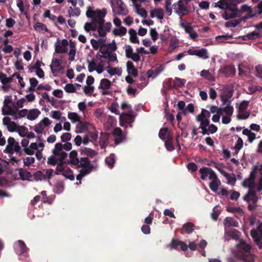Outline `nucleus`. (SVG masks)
<instances>
[{
  "mask_svg": "<svg viewBox=\"0 0 262 262\" xmlns=\"http://www.w3.org/2000/svg\"><path fill=\"white\" fill-rule=\"evenodd\" d=\"M12 107L9 105H3L2 108V114L4 115H9V114H12L11 113L13 111Z\"/></svg>",
  "mask_w": 262,
  "mask_h": 262,
  "instance_id": "obj_56",
  "label": "nucleus"
},
{
  "mask_svg": "<svg viewBox=\"0 0 262 262\" xmlns=\"http://www.w3.org/2000/svg\"><path fill=\"white\" fill-rule=\"evenodd\" d=\"M221 100L223 104H226L224 108L223 112H225L226 116L222 118V123L228 124L229 123V91H224L221 94Z\"/></svg>",
  "mask_w": 262,
  "mask_h": 262,
  "instance_id": "obj_4",
  "label": "nucleus"
},
{
  "mask_svg": "<svg viewBox=\"0 0 262 262\" xmlns=\"http://www.w3.org/2000/svg\"><path fill=\"white\" fill-rule=\"evenodd\" d=\"M250 234L258 248L262 249V234H258L257 231L255 229L251 231Z\"/></svg>",
  "mask_w": 262,
  "mask_h": 262,
  "instance_id": "obj_12",
  "label": "nucleus"
},
{
  "mask_svg": "<svg viewBox=\"0 0 262 262\" xmlns=\"http://www.w3.org/2000/svg\"><path fill=\"white\" fill-rule=\"evenodd\" d=\"M127 29L124 27H120L118 29H115L113 31V33L115 36H122L126 34Z\"/></svg>",
  "mask_w": 262,
  "mask_h": 262,
  "instance_id": "obj_34",
  "label": "nucleus"
},
{
  "mask_svg": "<svg viewBox=\"0 0 262 262\" xmlns=\"http://www.w3.org/2000/svg\"><path fill=\"white\" fill-rule=\"evenodd\" d=\"M194 225L192 223L187 222L183 225L181 233L183 234L185 233L190 234L194 231Z\"/></svg>",
  "mask_w": 262,
  "mask_h": 262,
  "instance_id": "obj_21",
  "label": "nucleus"
},
{
  "mask_svg": "<svg viewBox=\"0 0 262 262\" xmlns=\"http://www.w3.org/2000/svg\"><path fill=\"white\" fill-rule=\"evenodd\" d=\"M73 9L70 7L68 10V13L70 17L78 16L80 15L81 11L79 8L74 7Z\"/></svg>",
  "mask_w": 262,
  "mask_h": 262,
  "instance_id": "obj_40",
  "label": "nucleus"
},
{
  "mask_svg": "<svg viewBox=\"0 0 262 262\" xmlns=\"http://www.w3.org/2000/svg\"><path fill=\"white\" fill-rule=\"evenodd\" d=\"M105 163L110 168L114 167L115 162V155L114 154H111L109 157H106L105 160Z\"/></svg>",
  "mask_w": 262,
  "mask_h": 262,
  "instance_id": "obj_37",
  "label": "nucleus"
},
{
  "mask_svg": "<svg viewBox=\"0 0 262 262\" xmlns=\"http://www.w3.org/2000/svg\"><path fill=\"white\" fill-rule=\"evenodd\" d=\"M36 150H37V144L35 142L31 143L28 147L24 149L25 153L28 155H33Z\"/></svg>",
  "mask_w": 262,
  "mask_h": 262,
  "instance_id": "obj_29",
  "label": "nucleus"
},
{
  "mask_svg": "<svg viewBox=\"0 0 262 262\" xmlns=\"http://www.w3.org/2000/svg\"><path fill=\"white\" fill-rule=\"evenodd\" d=\"M4 152L12 155L15 151L18 155L21 156L23 151L18 142H16L13 137H9L8 139V145L4 150Z\"/></svg>",
  "mask_w": 262,
  "mask_h": 262,
  "instance_id": "obj_3",
  "label": "nucleus"
},
{
  "mask_svg": "<svg viewBox=\"0 0 262 262\" xmlns=\"http://www.w3.org/2000/svg\"><path fill=\"white\" fill-rule=\"evenodd\" d=\"M27 248L25 243L21 240L18 241L15 246L16 253L18 255L22 254L26 252Z\"/></svg>",
  "mask_w": 262,
  "mask_h": 262,
  "instance_id": "obj_19",
  "label": "nucleus"
},
{
  "mask_svg": "<svg viewBox=\"0 0 262 262\" xmlns=\"http://www.w3.org/2000/svg\"><path fill=\"white\" fill-rule=\"evenodd\" d=\"M260 37L261 35L259 33L256 31H253L246 35H244L243 37V39L244 40H249L257 39L260 38Z\"/></svg>",
  "mask_w": 262,
  "mask_h": 262,
  "instance_id": "obj_26",
  "label": "nucleus"
},
{
  "mask_svg": "<svg viewBox=\"0 0 262 262\" xmlns=\"http://www.w3.org/2000/svg\"><path fill=\"white\" fill-rule=\"evenodd\" d=\"M112 85V83L110 80L106 78L101 79L100 84L99 86V89L103 90H106L109 89Z\"/></svg>",
  "mask_w": 262,
  "mask_h": 262,
  "instance_id": "obj_28",
  "label": "nucleus"
},
{
  "mask_svg": "<svg viewBox=\"0 0 262 262\" xmlns=\"http://www.w3.org/2000/svg\"><path fill=\"white\" fill-rule=\"evenodd\" d=\"M201 76L210 81H214L213 76L208 70H203L201 72Z\"/></svg>",
  "mask_w": 262,
  "mask_h": 262,
  "instance_id": "obj_38",
  "label": "nucleus"
},
{
  "mask_svg": "<svg viewBox=\"0 0 262 262\" xmlns=\"http://www.w3.org/2000/svg\"><path fill=\"white\" fill-rule=\"evenodd\" d=\"M257 169L258 167L257 166H254L252 167L249 177L245 179L243 182V186L249 188L247 194L243 197L244 200L248 203H249L250 201L253 202L254 203H256V193L255 190L253 189V187L254 186V180Z\"/></svg>",
  "mask_w": 262,
  "mask_h": 262,
  "instance_id": "obj_1",
  "label": "nucleus"
},
{
  "mask_svg": "<svg viewBox=\"0 0 262 262\" xmlns=\"http://www.w3.org/2000/svg\"><path fill=\"white\" fill-rule=\"evenodd\" d=\"M164 15V10L161 8H155L150 11V17L151 18L157 17L158 19L161 20L163 19Z\"/></svg>",
  "mask_w": 262,
  "mask_h": 262,
  "instance_id": "obj_16",
  "label": "nucleus"
},
{
  "mask_svg": "<svg viewBox=\"0 0 262 262\" xmlns=\"http://www.w3.org/2000/svg\"><path fill=\"white\" fill-rule=\"evenodd\" d=\"M129 34L130 41L133 43H139L138 38L137 36V32L136 30L131 29L128 31Z\"/></svg>",
  "mask_w": 262,
  "mask_h": 262,
  "instance_id": "obj_32",
  "label": "nucleus"
},
{
  "mask_svg": "<svg viewBox=\"0 0 262 262\" xmlns=\"http://www.w3.org/2000/svg\"><path fill=\"white\" fill-rule=\"evenodd\" d=\"M64 89L66 92L69 93H73L76 92V88L75 85L71 83L67 84L64 86Z\"/></svg>",
  "mask_w": 262,
  "mask_h": 262,
  "instance_id": "obj_55",
  "label": "nucleus"
},
{
  "mask_svg": "<svg viewBox=\"0 0 262 262\" xmlns=\"http://www.w3.org/2000/svg\"><path fill=\"white\" fill-rule=\"evenodd\" d=\"M78 122V124L76 126V129L78 130L76 131L77 133H82L87 129L88 126L85 123L81 122L80 120Z\"/></svg>",
  "mask_w": 262,
  "mask_h": 262,
  "instance_id": "obj_48",
  "label": "nucleus"
},
{
  "mask_svg": "<svg viewBox=\"0 0 262 262\" xmlns=\"http://www.w3.org/2000/svg\"><path fill=\"white\" fill-rule=\"evenodd\" d=\"M19 175L23 180H29L32 177L31 173L27 170L20 168L19 170Z\"/></svg>",
  "mask_w": 262,
  "mask_h": 262,
  "instance_id": "obj_31",
  "label": "nucleus"
},
{
  "mask_svg": "<svg viewBox=\"0 0 262 262\" xmlns=\"http://www.w3.org/2000/svg\"><path fill=\"white\" fill-rule=\"evenodd\" d=\"M56 156L54 155H52L50 156L48 158L47 163L49 165H51L53 166H55L58 162V159H56Z\"/></svg>",
  "mask_w": 262,
  "mask_h": 262,
  "instance_id": "obj_62",
  "label": "nucleus"
},
{
  "mask_svg": "<svg viewBox=\"0 0 262 262\" xmlns=\"http://www.w3.org/2000/svg\"><path fill=\"white\" fill-rule=\"evenodd\" d=\"M92 166V168L91 169V172L92 171L93 169L94 168V166L91 164L90 160L86 157H83L81 158L80 159H79L78 161V165H76V168H80L82 167V169H88L90 168Z\"/></svg>",
  "mask_w": 262,
  "mask_h": 262,
  "instance_id": "obj_11",
  "label": "nucleus"
},
{
  "mask_svg": "<svg viewBox=\"0 0 262 262\" xmlns=\"http://www.w3.org/2000/svg\"><path fill=\"white\" fill-rule=\"evenodd\" d=\"M236 248L237 256L239 257L243 254L250 253L252 246L243 239H239L238 242L236 244Z\"/></svg>",
  "mask_w": 262,
  "mask_h": 262,
  "instance_id": "obj_7",
  "label": "nucleus"
},
{
  "mask_svg": "<svg viewBox=\"0 0 262 262\" xmlns=\"http://www.w3.org/2000/svg\"><path fill=\"white\" fill-rule=\"evenodd\" d=\"M56 167L55 173L56 174H60V172L63 171L66 166H67V162L64 161H58L57 163Z\"/></svg>",
  "mask_w": 262,
  "mask_h": 262,
  "instance_id": "obj_39",
  "label": "nucleus"
},
{
  "mask_svg": "<svg viewBox=\"0 0 262 262\" xmlns=\"http://www.w3.org/2000/svg\"><path fill=\"white\" fill-rule=\"evenodd\" d=\"M91 168L92 167L88 169H81L80 170V173L76 176V179L78 181H79V183H76L77 184H78L79 183L80 184L81 183V180L83 177L91 173Z\"/></svg>",
  "mask_w": 262,
  "mask_h": 262,
  "instance_id": "obj_36",
  "label": "nucleus"
},
{
  "mask_svg": "<svg viewBox=\"0 0 262 262\" xmlns=\"http://www.w3.org/2000/svg\"><path fill=\"white\" fill-rule=\"evenodd\" d=\"M126 71L128 75L134 77H136L138 76V70L135 68L134 63L130 61H128L126 62Z\"/></svg>",
  "mask_w": 262,
  "mask_h": 262,
  "instance_id": "obj_14",
  "label": "nucleus"
},
{
  "mask_svg": "<svg viewBox=\"0 0 262 262\" xmlns=\"http://www.w3.org/2000/svg\"><path fill=\"white\" fill-rule=\"evenodd\" d=\"M107 13L106 9H102V10L96 9V10H93L91 7H89L86 12V15L89 18H91L92 19H101L103 18Z\"/></svg>",
  "mask_w": 262,
  "mask_h": 262,
  "instance_id": "obj_6",
  "label": "nucleus"
},
{
  "mask_svg": "<svg viewBox=\"0 0 262 262\" xmlns=\"http://www.w3.org/2000/svg\"><path fill=\"white\" fill-rule=\"evenodd\" d=\"M243 146V141L241 137H238L236 142L234 149L238 151Z\"/></svg>",
  "mask_w": 262,
  "mask_h": 262,
  "instance_id": "obj_63",
  "label": "nucleus"
},
{
  "mask_svg": "<svg viewBox=\"0 0 262 262\" xmlns=\"http://www.w3.org/2000/svg\"><path fill=\"white\" fill-rule=\"evenodd\" d=\"M40 114V112L36 108L30 110L28 112L27 118L29 120H34L37 118L39 115Z\"/></svg>",
  "mask_w": 262,
  "mask_h": 262,
  "instance_id": "obj_27",
  "label": "nucleus"
},
{
  "mask_svg": "<svg viewBox=\"0 0 262 262\" xmlns=\"http://www.w3.org/2000/svg\"><path fill=\"white\" fill-rule=\"evenodd\" d=\"M54 156L58 157V161H63V160L67 157L68 154L64 151H61L59 153L54 152Z\"/></svg>",
  "mask_w": 262,
  "mask_h": 262,
  "instance_id": "obj_60",
  "label": "nucleus"
},
{
  "mask_svg": "<svg viewBox=\"0 0 262 262\" xmlns=\"http://www.w3.org/2000/svg\"><path fill=\"white\" fill-rule=\"evenodd\" d=\"M249 104V102L248 101L244 100L239 105L238 110L241 112H244L246 111L247 109L248 106Z\"/></svg>",
  "mask_w": 262,
  "mask_h": 262,
  "instance_id": "obj_59",
  "label": "nucleus"
},
{
  "mask_svg": "<svg viewBox=\"0 0 262 262\" xmlns=\"http://www.w3.org/2000/svg\"><path fill=\"white\" fill-rule=\"evenodd\" d=\"M87 62L89 63L88 65V70L90 72H92L94 70H95V68H96V63L95 62V59H93L92 61H90L89 59H87Z\"/></svg>",
  "mask_w": 262,
  "mask_h": 262,
  "instance_id": "obj_57",
  "label": "nucleus"
},
{
  "mask_svg": "<svg viewBox=\"0 0 262 262\" xmlns=\"http://www.w3.org/2000/svg\"><path fill=\"white\" fill-rule=\"evenodd\" d=\"M165 142V146L166 149L169 151H172L174 149V147L173 144V140L172 137L164 141Z\"/></svg>",
  "mask_w": 262,
  "mask_h": 262,
  "instance_id": "obj_43",
  "label": "nucleus"
},
{
  "mask_svg": "<svg viewBox=\"0 0 262 262\" xmlns=\"http://www.w3.org/2000/svg\"><path fill=\"white\" fill-rule=\"evenodd\" d=\"M100 56L101 58L107 59L108 61L112 62V61H118L117 58V55L114 52L110 51V53L108 54H107V55H100Z\"/></svg>",
  "mask_w": 262,
  "mask_h": 262,
  "instance_id": "obj_35",
  "label": "nucleus"
},
{
  "mask_svg": "<svg viewBox=\"0 0 262 262\" xmlns=\"http://www.w3.org/2000/svg\"><path fill=\"white\" fill-rule=\"evenodd\" d=\"M68 117L73 123H76L80 121L79 117L76 113L70 112L68 113Z\"/></svg>",
  "mask_w": 262,
  "mask_h": 262,
  "instance_id": "obj_49",
  "label": "nucleus"
},
{
  "mask_svg": "<svg viewBox=\"0 0 262 262\" xmlns=\"http://www.w3.org/2000/svg\"><path fill=\"white\" fill-rule=\"evenodd\" d=\"M215 7L225 10V12L221 15L226 20L229 19V0H220L215 4Z\"/></svg>",
  "mask_w": 262,
  "mask_h": 262,
  "instance_id": "obj_8",
  "label": "nucleus"
},
{
  "mask_svg": "<svg viewBox=\"0 0 262 262\" xmlns=\"http://www.w3.org/2000/svg\"><path fill=\"white\" fill-rule=\"evenodd\" d=\"M83 92L85 95L91 96L94 91V87L86 85L83 88Z\"/></svg>",
  "mask_w": 262,
  "mask_h": 262,
  "instance_id": "obj_58",
  "label": "nucleus"
},
{
  "mask_svg": "<svg viewBox=\"0 0 262 262\" xmlns=\"http://www.w3.org/2000/svg\"><path fill=\"white\" fill-rule=\"evenodd\" d=\"M34 179L38 180H42L46 179V176L45 175V173L42 171L38 170L36 171L34 173Z\"/></svg>",
  "mask_w": 262,
  "mask_h": 262,
  "instance_id": "obj_53",
  "label": "nucleus"
},
{
  "mask_svg": "<svg viewBox=\"0 0 262 262\" xmlns=\"http://www.w3.org/2000/svg\"><path fill=\"white\" fill-rule=\"evenodd\" d=\"M118 14L119 15H125L128 13V11L124 4L118 6Z\"/></svg>",
  "mask_w": 262,
  "mask_h": 262,
  "instance_id": "obj_64",
  "label": "nucleus"
},
{
  "mask_svg": "<svg viewBox=\"0 0 262 262\" xmlns=\"http://www.w3.org/2000/svg\"><path fill=\"white\" fill-rule=\"evenodd\" d=\"M159 136L161 140L165 141V140L172 137V135L167 127H165L160 130Z\"/></svg>",
  "mask_w": 262,
  "mask_h": 262,
  "instance_id": "obj_20",
  "label": "nucleus"
},
{
  "mask_svg": "<svg viewBox=\"0 0 262 262\" xmlns=\"http://www.w3.org/2000/svg\"><path fill=\"white\" fill-rule=\"evenodd\" d=\"M70 160L67 161L68 164L76 166L78 164L79 159L78 158V153L76 150H73L69 155Z\"/></svg>",
  "mask_w": 262,
  "mask_h": 262,
  "instance_id": "obj_18",
  "label": "nucleus"
},
{
  "mask_svg": "<svg viewBox=\"0 0 262 262\" xmlns=\"http://www.w3.org/2000/svg\"><path fill=\"white\" fill-rule=\"evenodd\" d=\"M107 138L108 136L106 134L104 135L101 134L100 138V144L101 148H104L107 144Z\"/></svg>",
  "mask_w": 262,
  "mask_h": 262,
  "instance_id": "obj_52",
  "label": "nucleus"
},
{
  "mask_svg": "<svg viewBox=\"0 0 262 262\" xmlns=\"http://www.w3.org/2000/svg\"><path fill=\"white\" fill-rule=\"evenodd\" d=\"M216 164L212 161H210L209 163H208V165L214 166L215 167H216L219 169V170L221 172V173L225 176L227 179V183L229 184V174L226 173L224 170L217 168Z\"/></svg>",
  "mask_w": 262,
  "mask_h": 262,
  "instance_id": "obj_51",
  "label": "nucleus"
},
{
  "mask_svg": "<svg viewBox=\"0 0 262 262\" xmlns=\"http://www.w3.org/2000/svg\"><path fill=\"white\" fill-rule=\"evenodd\" d=\"M169 246L170 249L175 250H178L179 246H180L181 249L183 251H186L188 249V246L186 243L174 239L171 240Z\"/></svg>",
  "mask_w": 262,
  "mask_h": 262,
  "instance_id": "obj_10",
  "label": "nucleus"
},
{
  "mask_svg": "<svg viewBox=\"0 0 262 262\" xmlns=\"http://www.w3.org/2000/svg\"><path fill=\"white\" fill-rule=\"evenodd\" d=\"M199 172L201 174V179L206 180L208 178L211 181L209 184L210 189L213 192H216L221 184L220 181L217 179L215 172L209 167H203L200 168Z\"/></svg>",
  "mask_w": 262,
  "mask_h": 262,
  "instance_id": "obj_2",
  "label": "nucleus"
},
{
  "mask_svg": "<svg viewBox=\"0 0 262 262\" xmlns=\"http://www.w3.org/2000/svg\"><path fill=\"white\" fill-rule=\"evenodd\" d=\"M210 117V112L205 109H202L201 114L198 115L196 119L201 118L203 119H208Z\"/></svg>",
  "mask_w": 262,
  "mask_h": 262,
  "instance_id": "obj_50",
  "label": "nucleus"
},
{
  "mask_svg": "<svg viewBox=\"0 0 262 262\" xmlns=\"http://www.w3.org/2000/svg\"><path fill=\"white\" fill-rule=\"evenodd\" d=\"M55 47V51L57 53H66L68 52L67 48H64L62 45H60L59 39H58L57 42H56Z\"/></svg>",
  "mask_w": 262,
  "mask_h": 262,
  "instance_id": "obj_33",
  "label": "nucleus"
},
{
  "mask_svg": "<svg viewBox=\"0 0 262 262\" xmlns=\"http://www.w3.org/2000/svg\"><path fill=\"white\" fill-rule=\"evenodd\" d=\"M225 235L224 236V241L229 240V217H226L224 220Z\"/></svg>",
  "mask_w": 262,
  "mask_h": 262,
  "instance_id": "obj_25",
  "label": "nucleus"
},
{
  "mask_svg": "<svg viewBox=\"0 0 262 262\" xmlns=\"http://www.w3.org/2000/svg\"><path fill=\"white\" fill-rule=\"evenodd\" d=\"M81 151L88 157L90 158H92L97 154L95 150L87 147H84L83 149H81Z\"/></svg>",
  "mask_w": 262,
  "mask_h": 262,
  "instance_id": "obj_44",
  "label": "nucleus"
},
{
  "mask_svg": "<svg viewBox=\"0 0 262 262\" xmlns=\"http://www.w3.org/2000/svg\"><path fill=\"white\" fill-rule=\"evenodd\" d=\"M8 130L10 132H14L17 131V129L18 128H21V129H23L24 130L27 129V128L25 126H18L16 123L12 121L10 124H9L7 126Z\"/></svg>",
  "mask_w": 262,
  "mask_h": 262,
  "instance_id": "obj_30",
  "label": "nucleus"
},
{
  "mask_svg": "<svg viewBox=\"0 0 262 262\" xmlns=\"http://www.w3.org/2000/svg\"><path fill=\"white\" fill-rule=\"evenodd\" d=\"M215 39L219 42H224L229 39V35H218L215 37Z\"/></svg>",
  "mask_w": 262,
  "mask_h": 262,
  "instance_id": "obj_61",
  "label": "nucleus"
},
{
  "mask_svg": "<svg viewBox=\"0 0 262 262\" xmlns=\"http://www.w3.org/2000/svg\"><path fill=\"white\" fill-rule=\"evenodd\" d=\"M62 174L67 179H68L72 181L74 180L75 177L73 173V171L70 168H68L64 171H63Z\"/></svg>",
  "mask_w": 262,
  "mask_h": 262,
  "instance_id": "obj_47",
  "label": "nucleus"
},
{
  "mask_svg": "<svg viewBox=\"0 0 262 262\" xmlns=\"http://www.w3.org/2000/svg\"><path fill=\"white\" fill-rule=\"evenodd\" d=\"M106 68L108 69L107 72L110 74L111 76H113L115 74L120 76L121 74L122 71L118 68H112L111 67L110 65H108Z\"/></svg>",
  "mask_w": 262,
  "mask_h": 262,
  "instance_id": "obj_42",
  "label": "nucleus"
},
{
  "mask_svg": "<svg viewBox=\"0 0 262 262\" xmlns=\"http://www.w3.org/2000/svg\"><path fill=\"white\" fill-rule=\"evenodd\" d=\"M187 5L183 1L179 0L172 5V8L174 12L179 16L182 17L187 15L189 13Z\"/></svg>",
  "mask_w": 262,
  "mask_h": 262,
  "instance_id": "obj_5",
  "label": "nucleus"
},
{
  "mask_svg": "<svg viewBox=\"0 0 262 262\" xmlns=\"http://www.w3.org/2000/svg\"><path fill=\"white\" fill-rule=\"evenodd\" d=\"M184 85V82H183V80L178 77H176L173 81V86L172 88H173L175 89H177L179 88L182 87Z\"/></svg>",
  "mask_w": 262,
  "mask_h": 262,
  "instance_id": "obj_46",
  "label": "nucleus"
},
{
  "mask_svg": "<svg viewBox=\"0 0 262 262\" xmlns=\"http://www.w3.org/2000/svg\"><path fill=\"white\" fill-rule=\"evenodd\" d=\"M104 23V19L103 18H101L100 20L98 21V25L97 27V31L99 34V35L100 37H105L106 36V32H107L105 29L103 28V25Z\"/></svg>",
  "mask_w": 262,
  "mask_h": 262,
  "instance_id": "obj_24",
  "label": "nucleus"
},
{
  "mask_svg": "<svg viewBox=\"0 0 262 262\" xmlns=\"http://www.w3.org/2000/svg\"><path fill=\"white\" fill-rule=\"evenodd\" d=\"M248 10V13L245 18H252L256 16L261 13V11H259L256 7L253 8L248 7L247 5H244L242 6V10L245 11Z\"/></svg>",
  "mask_w": 262,
  "mask_h": 262,
  "instance_id": "obj_9",
  "label": "nucleus"
},
{
  "mask_svg": "<svg viewBox=\"0 0 262 262\" xmlns=\"http://www.w3.org/2000/svg\"><path fill=\"white\" fill-rule=\"evenodd\" d=\"M255 255L254 254L246 253L239 256L243 262H255Z\"/></svg>",
  "mask_w": 262,
  "mask_h": 262,
  "instance_id": "obj_23",
  "label": "nucleus"
},
{
  "mask_svg": "<svg viewBox=\"0 0 262 262\" xmlns=\"http://www.w3.org/2000/svg\"><path fill=\"white\" fill-rule=\"evenodd\" d=\"M241 235L240 232L234 229H230V238L238 239Z\"/></svg>",
  "mask_w": 262,
  "mask_h": 262,
  "instance_id": "obj_54",
  "label": "nucleus"
},
{
  "mask_svg": "<svg viewBox=\"0 0 262 262\" xmlns=\"http://www.w3.org/2000/svg\"><path fill=\"white\" fill-rule=\"evenodd\" d=\"M120 121L126 123H131L134 121L133 115L127 113H122L120 115Z\"/></svg>",
  "mask_w": 262,
  "mask_h": 262,
  "instance_id": "obj_22",
  "label": "nucleus"
},
{
  "mask_svg": "<svg viewBox=\"0 0 262 262\" xmlns=\"http://www.w3.org/2000/svg\"><path fill=\"white\" fill-rule=\"evenodd\" d=\"M34 28L36 31L39 32H41L42 30H45L47 32H49V30L47 28L46 26L41 23H36L34 25Z\"/></svg>",
  "mask_w": 262,
  "mask_h": 262,
  "instance_id": "obj_41",
  "label": "nucleus"
},
{
  "mask_svg": "<svg viewBox=\"0 0 262 262\" xmlns=\"http://www.w3.org/2000/svg\"><path fill=\"white\" fill-rule=\"evenodd\" d=\"M196 56H198L200 58L203 59H207L209 57L207 51L204 48H202L200 50H197Z\"/></svg>",
  "mask_w": 262,
  "mask_h": 262,
  "instance_id": "obj_45",
  "label": "nucleus"
},
{
  "mask_svg": "<svg viewBox=\"0 0 262 262\" xmlns=\"http://www.w3.org/2000/svg\"><path fill=\"white\" fill-rule=\"evenodd\" d=\"M52 64L50 65V68L52 72L55 71L59 72L61 69H63L61 67L62 60L53 58L52 60Z\"/></svg>",
  "mask_w": 262,
  "mask_h": 262,
  "instance_id": "obj_17",
  "label": "nucleus"
},
{
  "mask_svg": "<svg viewBox=\"0 0 262 262\" xmlns=\"http://www.w3.org/2000/svg\"><path fill=\"white\" fill-rule=\"evenodd\" d=\"M245 1V0H230V18L234 17L235 13H236L238 11L236 5Z\"/></svg>",
  "mask_w": 262,
  "mask_h": 262,
  "instance_id": "obj_13",
  "label": "nucleus"
},
{
  "mask_svg": "<svg viewBox=\"0 0 262 262\" xmlns=\"http://www.w3.org/2000/svg\"><path fill=\"white\" fill-rule=\"evenodd\" d=\"M99 19H93L90 23H86L84 25V30L89 32L90 31H95L97 30L98 25Z\"/></svg>",
  "mask_w": 262,
  "mask_h": 262,
  "instance_id": "obj_15",
  "label": "nucleus"
}]
</instances>
